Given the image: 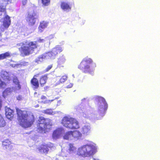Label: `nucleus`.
Returning a JSON list of instances; mask_svg holds the SVG:
<instances>
[{"instance_id": "nucleus-21", "label": "nucleus", "mask_w": 160, "mask_h": 160, "mask_svg": "<svg viewBox=\"0 0 160 160\" xmlns=\"http://www.w3.org/2000/svg\"><path fill=\"white\" fill-rule=\"evenodd\" d=\"M12 81L14 83L17 85V86L15 87L16 89L17 90L20 89L21 88V86L17 77L16 76H14L12 78Z\"/></svg>"}, {"instance_id": "nucleus-18", "label": "nucleus", "mask_w": 160, "mask_h": 160, "mask_svg": "<svg viewBox=\"0 0 160 160\" xmlns=\"http://www.w3.org/2000/svg\"><path fill=\"white\" fill-rule=\"evenodd\" d=\"M48 77L47 75H44L40 77L39 80V83L41 87H43L46 83Z\"/></svg>"}, {"instance_id": "nucleus-23", "label": "nucleus", "mask_w": 160, "mask_h": 160, "mask_svg": "<svg viewBox=\"0 0 160 160\" xmlns=\"http://www.w3.org/2000/svg\"><path fill=\"white\" fill-rule=\"evenodd\" d=\"M5 2H3V0L2 2L0 3V12H4V14H7L6 7L7 6V4L4 3Z\"/></svg>"}, {"instance_id": "nucleus-27", "label": "nucleus", "mask_w": 160, "mask_h": 160, "mask_svg": "<svg viewBox=\"0 0 160 160\" xmlns=\"http://www.w3.org/2000/svg\"><path fill=\"white\" fill-rule=\"evenodd\" d=\"M69 146V151L70 153H72L76 150V148L73 146V144L72 143H69L68 145Z\"/></svg>"}, {"instance_id": "nucleus-5", "label": "nucleus", "mask_w": 160, "mask_h": 160, "mask_svg": "<svg viewBox=\"0 0 160 160\" xmlns=\"http://www.w3.org/2000/svg\"><path fill=\"white\" fill-rule=\"evenodd\" d=\"M94 147L92 145H86L79 148L77 154L83 157H89L94 154Z\"/></svg>"}, {"instance_id": "nucleus-2", "label": "nucleus", "mask_w": 160, "mask_h": 160, "mask_svg": "<svg viewBox=\"0 0 160 160\" xmlns=\"http://www.w3.org/2000/svg\"><path fill=\"white\" fill-rule=\"evenodd\" d=\"M17 46L20 47L18 48V50L21 55L23 57L32 54L38 46L37 41L29 42L28 40L17 43Z\"/></svg>"}, {"instance_id": "nucleus-4", "label": "nucleus", "mask_w": 160, "mask_h": 160, "mask_svg": "<svg viewBox=\"0 0 160 160\" xmlns=\"http://www.w3.org/2000/svg\"><path fill=\"white\" fill-rule=\"evenodd\" d=\"M61 123L64 127L70 129H78L80 128L78 121L75 119L68 116L63 117Z\"/></svg>"}, {"instance_id": "nucleus-10", "label": "nucleus", "mask_w": 160, "mask_h": 160, "mask_svg": "<svg viewBox=\"0 0 160 160\" xmlns=\"http://www.w3.org/2000/svg\"><path fill=\"white\" fill-rule=\"evenodd\" d=\"M5 16L2 19V25L5 28H8L10 26L11 23L10 17L7 14H5Z\"/></svg>"}, {"instance_id": "nucleus-3", "label": "nucleus", "mask_w": 160, "mask_h": 160, "mask_svg": "<svg viewBox=\"0 0 160 160\" xmlns=\"http://www.w3.org/2000/svg\"><path fill=\"white\" fill-rule=\"evenodd\" d=\"M52 125L50 119L40 117L37 124V131L39 133H46L49 131Z\"/></svg>"}, {"instance_id": "nucleus-44", "label": "nucleus", "mask_w": 160, "mask_h": 160, "mask_svg": "<svg viewBox=\"0 0 160 160\" xmlns=\"http://www.w3.org/2000/svg\"><path fill=\"white\" fill-rule=\"evenodd\" d=\"M6 2H4V3H6ZM7 3H8V2H7L6 4H7Z\"/></svg>"}, {"instance_id": "nucleus-8", "label": "nucleus", "mask_w": 160, "mask_h": 160, "mask_svg": "<svg viewBox=\"0 0 160 160\" xmlns=\"http://www.w3.org/2000/svg\"><path fill=\"white\" fill-rule=\"evenodd\" d=\"M62 48L59 47H56L53 48L52 50L47 53V55L50 58L54 59L58 53H60L62 51Z\"/></svg>"}, {"instance_id": "nucleus-34", "label": "nucleus", "mask_w": 160, "mask_h": 160, "mask_svg": "<svg viewBox=\"0 0 160 160\" xmlns=\"http://www.w3.org/2000/svg\"><path fill=\"white\" fill-rule=\"evenodd\" d=\"M12 92V90L11 88H7L3 92V93H6L8 92Z\"/></svg>"}, {"instance_id": "nucleus-13", "label": "nucleus", "mask_w": 160, "mask_h": 160, "mask_svg": "<svg viewBox=\"0 0 160 160\" xmlns=\"http://www.w3.org/2000/svg\"><path fill=\"white\" fill-rule=\"evenodd\" d=\"M14 112L9 108H5V114L6 117L8 119L11 120L14 117Z\"/></svg>"}, {"instance_id": "nucleus-42", "label": "nucleus", "mask_w": 160, "mask_h": 160, "mask_svg": "<svg viewBox=\"0 0 160 160\" xmlns=\"http://www.w3.org/2000/svg\"><path fill=\"white\" fill-rule=\"evenodd\" d=\"M53 100H49V101L51 102V101H52Z\"/></svg>"}, {"instance_id": "nucleus-14", "label": "nucleus", "mask_w": 160, "mask_h": 160, "mask_svg": "<svg viewBox=\"0 0 160 160\" xmlns=\"http://www.w3.org/2000/svg\"><path fill=\"white\" fill-rule=\"evenodd\" d=\"M2 146L4 148L9 151L13 149V147L11 142L8 140H6L2 142Z\"/></svg>"}, {"instance_id": "nucleus-12", "label": "nucleus", "mask_w": 160, "mask_h": 160, "mask_svg": "<svg viewBox=\"0 0 160 160\" xmlns=\"http://www.w3.org/2000/svg\"><path fill=\"white\" fill-rule=\"evenodd\" d=\"M49 148H51V147L47 144H42L38 148V150L40 152L47 154L48 153Z\"/></svg>"}, {"instance_id": "nucleus-43", "label": "nucleus", "mask_w": 160, "mask_h": 160, "mask_svg": "<svg viewBox=\"0 0 160 160\" xmlns=\"http://www.w3.org/2000/svg\"><path fill=\"white\" fill-rule=\"evenodd\" d=\"M1 36V33H0V36Z\"/></svg>"}, {"instance_id": "nucleus-39", "label": "nucleus", "mask_w": 160, "mask_h": 160, "mask_svg": "<svg viewBox=\"0 0 160 160\" xmlns=\"http://www.w3.org/2000/svg\"><path fill=\"white\" fill-rule=\"evenodd\" d=\"M46 97L44 96H42L41 97V99L43 100L46 99Z\"/></svg>"}, {"instance_id": "nucleus-40", "label": "nucleus", "mask_w": 160, "mask_h": 160, "mask_svg": "<svg viewBox=\"0 0 160 160\" xmlns=\"http://www.w3.org/2000/svg\"><path fill=\"white\" fill-rule=\"evenodd\" d=\"M44 40L43 39H39L38 40V41L39 42H41L43 41Z\"/></svg>"}, {"instance_id": "nucleus-38", "label": "nucleus", "mask_w": 160, "mask_h": 160, "mask_svg": "<svg viewBox=\"0 0 160 160\" xmlns=\"http://www.w3.org/2000/svg\"><path fill=\"white\" fill-rule=\"evenodd\" d=\"M40 73H38L34 75L32 78H35V79H37V78L39 77Z\"/></svg>"}, {"instance_id": "nucleus-28", "label": "nucleus", "mask_w": 160, "mask_h": 160, "mask_svg": "<svg viewBox=\"0 0 160 160\" xmlns=\"http://www.w3.org/2000/svg\"><path fill=\"white\" fill-rule=\"evenodd\" d=\"M66 59L65 57L62 55L58 59V62L60 64H63L65 62Z\"/></svg>"}, {"instance_id": "nucleus-33", "label": "nucleus", "mask_w": 160, "mask_h": 160, "mask_svg": "<svg viewBox=\"0 0 160 160\" xmlns=\"http://www.w3.org/2000/svg\"><path fill=\"white\" fill-rule=\"evenodd\" d=\"M6 86V83L2 81L0 78V88H4Z\"/></svg>"}, {"instance_id": "nucleus-9", "label": "nucleus", "mask_w": 160, "mask_h": 160, "mask_svg": "<svg viewBox=\"0 0 160 160\" xmlns=\"http://www.w3.org/2000/svg\"><path fill=\"white\" fill-rule=\"evenodd\" d=\"M64 129L62 128H56L53 132L52 138L54 139L59 138L64 132Z\"/></svg>"}, {"instance_id": "nucleus-37", "label": "nucleus", "mask_w": 160, "mask_h": 160, "mask_svg": "<svg viewBox=\"0 0 160 160\" xmlns=\"http://www.w3.org/2000/svg\"><path fill=\"white\" fill-rule=\"evenodd\" d=\"M73 84L72 83H70L68 85H67L66 86L67 88H70L73 86Z\"/></svg>"}, {"instance_id": "nucleus-20", "label": "nucleus", "mask_w": 160, "mask_h": 160, "mask_svg": "<svg viewBox=\"0 0 160 160\" xmlns=\"http://www.w3.org/2000/svg\"><path fill=\"white\" fill-rule=\"evenodd\" d=\"M63 138L66 140H71L73 139L72 131H68L66 132L63 136Z\"/></svg>"}, {"instance_id": "nucleus-35", "label": "nucleus", "mask_w": 160, "mask_h": 160, "mask_svg": "<svg viewBox=\"0 0 160 160\" xmlns=\"http://www.w3.org/2000/svg\"><path fill=\"white\" fill-rule=\"evenodd\" d=\"M52 67V65H51L48 66L47 68L45 69V72H47L49 71L50 69H51V68Z\"/></svg>"}, {"instance_id": "nucleus-19", "label": "nucleus", "mask_w": 160, "mask_h": 160, "mask_svg": "<svg viewBox=\"0 0 160 160\" xmlns=\"http://www.w3.org/2000/svg\"><path fill=\"white\" fill-rule=\"evenodd\" d=\"M81 132L84 135H88L91 132V128L89 125H85L82 129Z\"/></svg>"}, {"instance_id": "nucleus-36", "label": "nucleus", "mask_w": 160, "mask_h": 160, "mask_svg": "<svg viewBox=\"0 0 160 160\" xmlns=\"http://www.w3.org/2000/svg\"><path fill=\"white\" fill-rule=\"evenodd\" d=\"M28 0H22V3L23 6L26 5L27 2Z\"/></svg>"}, {"instance_id": "nucleus-22", "label": "nucleus", "mask_w": 160, "mask_h": 160, "mask_svg": "<svg viewBox=\"0 0 160 160\" xmlns=\"http://www.w3.org/2000/svg\"><path fill=\"white\" fill-rule=\"evenodd\" d=\"M72 135L73 138L77 139L80 138L82 136L81 133L77 130L72 131Z\"/></svg>"}, {"instance_id": "nucleus-24", "label": "nucleus", "mask_w": 160, "mask_h": 160, "mask_svg": "<svg viewBox=\"0 0 160 160\" xmlns=\"http://www.w3.org/2000/svg\"><path fill=\"white\" fill-rule=\"evenodd\" d=\"M11 56V54L9 52H6L4 53L0 54V60L8 58H9Z\"/></svg>"}, {"instance_id": "nucleus-29", "label": "nucleus", "mask_w": 160, "mask_h": 160, "mask_svg": "<svg viewBox=\"0 0 160 160\" xmlns=\"http://www.w3.org/2000/svg\"><path fill=\"white\" fill-rule=\"evenodd\" d=\"M68 79V76L66 75H63L62 76L59 80L58 82L59 84L62 83L66 81Z\"/></svg>"}, {"instance_id": "nucleus-1", "label": "nucleus", "mask_w": 160, "mask_h": 160, "mask_svg": "<svg viewBox=\"0 0 160 160\" xmlns=\"http://www.w3.org/2000/svg\"><path fill=\"white\" fill-rule=\"evenodd\" d=\"M18 117V120L19 124L24 128L31 127L35 121V118L33 115L29 114L28 112L21 110L18 108H16Z\"/></svg>"}, {"instance_id": "nucleus-32", "label": "nucleus", "mask_w": 160, "mask_h": 160, "mask_svg": "<svg viewBox=\"0 0 160 160\" xmlns=\"http://www.w3.org/2000/svg\"><path fill=\"white\" fill-rule=\"evenodd\" d=\"M3 80H4L6 83H9L10 81L11 80V78L10 76L8 75L5 76L3 78Z\"/></svg>"}, {"instance_id": "nucleus-16", "label": "nucleus", "mask_w": 160, "mask_h": 160, "mask_svg": "<svg viewBox=\"0 0 160 160\" xmlns=\"http://www.w3.org/2000/svg\"><path fill=\"white\" fill-rule=\"evenodd\" d=\"M61 8L63 10L66 11H69L71 9L70 5L67 2H62L61 4Z\"/></svg>"}, {"instance_id": "nucleus-6", "label": "nucleus", "mask_w": 160, "mask_h": 160, "mask_svg": "<svg viewBox=\"0 0 160 160\" xmlns=\"http://www.w3.org/2000/svg\"><path fill=\"white\" fill-rule=\"evenodd\" d=\"M93 63L92 59L89 58H86L83 59L78 66V68L85 73L91 72L90 65Z\"/></svg>"}, {"instance_id": "nucleus-30", "label": "nucleus", "mask_w": 160, "mask_h": 160, "mask_svg": "<svg viewBox=\"0 0 160 160\" xmlns=\"http://www.w3.org/2000/svg\"><path fill=\"white\" fill-rule=\"evenodd\" d=\"M45 58V56L43 55L39 56L36 59V62L37 63H39V62H41L43 61V60Z\"/></svg>"}, {"instance_id": "nucleus-15", "label": "nucleus", "mask_w": 160, "mask_h": 160, "mask_svg": "<svg viewBox=\"0 0 160 160\" xmlns=\"http://www.w3.org/2000/svg\"><path fill=\"white\" fill-rule=\"evenodd\" d=\"M32 88L34 89H38L39 87V83L37 79L32 78L30 81Z\"/></svg>"}, {"instance_id": "nucleus-41", "label": "nucleus", "mask_w": 160, "mask_h": 160, "mask_svg": "<svg viewBox=\"0 0 160 160\" xmlns=\"http://www.w3.org/2000/svg\"><path fill=\"white\" fill-rule=\"evenodd\" d=\"M12 0H3V2H11Z\"/></svg>"}, {"instance_id": "nucleus-7", "label": "nucleus", "mask_w": 160, "mask_h": 160, "mask_svg": "<svg viewBox=\"0 0 160 160\" xmlns=\"http://www.w3.org/2000/svg\"><path fill=\"white\" fill-rule=\"evenodd\" d=\"M37 16L36 13L34 12L32 14L28 13L26 17V21L29 26H32L36 23Z\"/></svg>"}, {"instance_id": "nucleus-31", "label": "nucleus", "mask_w": 160, "mask_h": 160, "mask_svg": "<svg viewBox=\"0 0 160 160\" xmlns=\"http://www.w3.org/2000/svg\"><path fill=\"white\" fill-rule=\"evenodd\" d=\"M44 113L49 115H52L54 112L51 109H47L44 111Z\"/></svg>"}, {"instance_id": "nucleus-11", "label": "nucleus", "mask_w": 160, "mask_h": 160, "mask_svg": "<svg viewBox=\"0 0 160 160\" xmlns=\"http://www.w3.org/2000/svg\"><path fill=\"white\" fill-rule=\"evenodd\" d=\"M98 104L100 105V108H103V110L105 111L108 108V104L104 98L102 97H99L98 98Z\"/></svg>"}, {"instance_id": "nucleus-17", "label": "nucleus", "mask_w": 160, "mask_h": 160, "mask_svg": "<svg viewBox=\"0 0 160 160\" xmlns=\"http://www.w3.org/2000/svg\"><path fill=\"white\" fill-rule=\"evenodd\" d=\"M48 22L44 21H42L41 22L38 27L39 32H42L44 29L46 28L48 25Z\"/></svg>"}, {"instance_id": "nucleus-26", "label": "nucleus", "mask_w": 160, "mask_h": 160, "mask_svg": "<svg viewBox=\"0 0 160 160\" xmlns=\"http://www.w3.org/2000/svg\"><path fill=\"white\" fill-rule=\"evenodd\" d=\"M6 125V122L3 117L0 114V127H3Z\"/></svg>"}, {"instance_id": "nucleus-25", "label": "nucleus", "mask_w": 160, "mask_h": 160, "mask_svg": "<svg viewBox=\"0 0 160 160\" xmlns=\"http://www.w3.org/2000/svg\"><path fill=\"white\" fill-rule=\"evenodd\" d=\"M40 1L43 7L48 6L50 3L51 0H39Z\"/></svg>"}]
</instances>
